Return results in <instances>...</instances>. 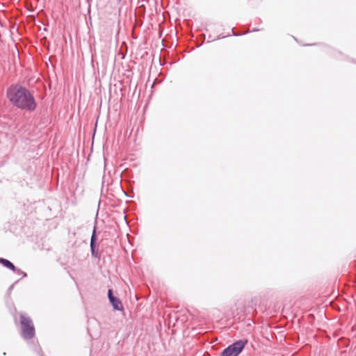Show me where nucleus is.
<instances>
[{"label":"nucleus","mask_w":356,"mask_h":356,"mask_svg":"<svg viewBox=\"0 0 356 356\" xmlns=\"http://www.w3.org/2000/svg\"><path fill=\"white\" fill-rule=\"evenodd\" d=\"M6 97L14 106L21 110L33 112L37 108L33 95L28 88L18 83H13L8 87Z\"/></svg>","instance_id":"f257e3e1"},{"label":"nucleus","mask_w":356,"mask_h":356,"mask_svg":"<svg viewBox=\"0 0 356 356\" xmlns=\"http://www.w3.org/2000/svg\"><path fill=\"white\" fill-rule=\"evenodd\" d=\"M21 337L24 340H30L35 337V331L31 318L24 314H20Z\"/></svg>","instance_id":"f03ea898"},{"label":"nucleus","mask_w":356,"mask_h":356,"mask_svg":"<svg viewBox=\"0 0 356 356\" xmlns=\"http://www.w3.org/2000/svg\"><path fill=\"white\" fill-rule=\"evenodd\" d=\"M248 342V341L246 339L238 340L225 348L221 352L220 356H238L245 348Z\"/></svg>","instance_id":"7ed1b4c3"},{"label":"nucleus","mask_w":356,"mask_h":356,"mask_svg":"<svg viewBox=\"0 0 356 356\" xmlns=\"http://www.w3.org/2000/svg\"><path fill=\"white\" fill-rule=\"evenodd\" d=\"M97 227L96 225L94 226L92 233L90 238V251H91V255L92 257L95 258H99L100 254L99 253L98 249L97 248Z\"/></svg>","instance_id":"20e7f679"},{"label":"nucleus","mask_w":356,"mask_h":356,"mask_svg":"<svg viewBox=\"0 0 356 356\" xmlns=\"http://www.w3.org/2000/svg\"><path fill=\"white\" fill-rule=\"evenodd\" d=\"M108 298L115 310L122 311L124 309L121 300L113 295L112 289L108 290Z\"/></svg>","instance_id":"39448f33"},{"label":"nucleus","mask_w":356,"mask_h":356,"mask_svg":"<svg viewBox=\"0 0 356 356\" xmlns=\"http://www.w3.org/2000/svg\"><path fill=\"white\" fill-rule=\"evenodd\" d=\"M0 264L3 265L5 268H7L12 270L13 272H15L16 267L15 265L9 260L0 257Z\"/></svg>","instance_id":"423d86ee"},{"label":"nucleus","mask_w":356,"mask_h":356,"mask_svg":"<svg viewBox=\"0 0 356 356\" xmlns=\"http://www.w3.org/2000/svg\"><path fill=\"white\" fill-rule=\"evenodd\" d=\"M15 273H16L18 275H21L22 276V277H26L27 276V274L25 272H24L22 270L17 268H16V270Z\"/></svg>","instance_id":"0eeeda50"},{"label":"nucleus","mask_w":356,"mask_h":356,"mask_svg":"<svg viewBox=\"0 0 356 356\" xmlns=\"http://www.w3.org/2000/svg\"><path fill=\"white\" fill-rule=\"evenodd\" d=\"M17 282H17H15V283H13L12 285H10V286H9V288H8V293H10V292L12 291V290H13V288H14L15 284Z\"/></svg>","instance_id":"6e6552de"},{"label":"nucleus","mask_w":356,"mask_h":356,"mask_svg":"<svg viewBox=\"0 0 356 356\" xmlns=\"http://www.w3.org/2000/svg\"><path fill=\"white\" fill-rule=\"evenodd\" d=\"M35 351H36L39 355H40V356H43L42 353V350H41V348H37V347L35 346Z\"/></svg>","instance_id":"1a4fd4ad"},{"label":"nucleus","mask_w":356,"mask_h":356,"mask_svg":"<svg viewBox=\"0 0 356 356\" xmlns=\"http://www.w3.org/2000/svg\"><path fill=\"white\" fill-rule=\"evenodd\" d=\"M232 32L233 35L235 36H238V35H241V34L236 33L234 31V29H232Z\"/></svg>","instance_id":"9d476101"},{"label":"nucleus","mask_w":356,"mask_h":356,"mask_svg":"<svg viewBox=\"0 0 356 356\" xmlns=\"http://www.w3.org/2000/svg\"><path fill=\"white\" fill-rule=\"evenodd\" d=\"M259 31V29H254L252 31L255 32V31Z\"/></svg>","instance_id":"9b49d317"},{"label":"nucleus","mask_w":356,"mask_h":356,"mask_svg":"<svg viewBox=\"0 0 356 356\" xmlns=\"http://www.w3.org/2000/svg\"><path fill=\"white\" fill-rule=\"evenodd\" d=\"M225 36H220V35H219V36H218V39L223 38H225Z\"/></svg>","instance_id":"f8f14e48"},{"label":"nucleus","mask_w":356,"mask_h":356,"mask_svg":"<svg viewBox=\"0 0 356 356\" xmlns=\"http://www.w3.org/2000/svg\"><path fill=\"white\" fill-rule=\"evenodd\" d=\"M122 0H118V1H121Z\"/></svg>","instance_id":"ddd939ff"}]
</instances>
